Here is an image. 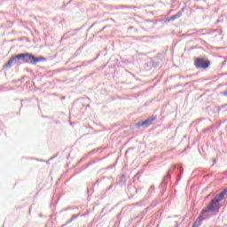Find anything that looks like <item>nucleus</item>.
Wrapping results in <instances>:
<instances>
[{
    "label": "nucleus",
    "mask_w": 227,
    "mask_h": 227,
    "mask_svg": "<svg viewBox=\"0 0 227 227\" xmlns=\"http://www.w3.org/2000/svg\"><path fill=\"white\" fill-rule=\"evenodd\" d=\"M227 194V188L223 189L220 193H218L213 200H211L210 203L207 204L206 208H203L200 215L197 218V220L193 223L192 227H200L201 223L205 217V214H208V212H219L221 208V201L224 200V196Z\"/></svg>",
    "instance_id": "nucleus-1"
},
{
    "label": "nucleus",
    "mask_w": 227,
    "mask_h": 227,
    "mask_svg": "<svg viewBox=\"0 0 227 227\" xmlns=\"http://www.w3.org/2000/svg\"><path fill=\"white\" fill-rule=\"evenodd\" d=\"M21 61L28 63L29 65H36L40 61H45L43 57H36L31 53H21Z\"/></svg>",
    "instance_id": "nucleus-2"
},
{
    "label": "nucleus",
    "mask_w": 227,
    "mask_h": 227,
    "mask_svg": "<svg viewBox=\"0 0 227 227\" xmlns=\"http://www.w3.org/2000/svg\"><path fill=\"white\" fill-rule=\"evenodd\" d=\"M195 68L207 70L210 67V60L205 58H196L194 59Z\"/></svg>",
    "instance_id": "nucleus-3"
},
{
    "label": "nucleus",
    "mask_w": 227,
    "mask_h": 227,
    "mask_svg": "<svg viewBox=\"0 0 227 227\" xmlns=\"http://www.w3.org/2000/svg\"><path fill=\"white\" fill-rule=\"evenodd\" d=\"M156 120L157 116L153 115L147 118L145 121L137 122L135 124V127L137 129H141V127H143L144 129H148V127H150V125H152Z\"/></svg>",
    "instance_id": "nucleus-4"
},
{
    "label": "nucleus",
    "mask_w": 227,
    "mask_h": 227,
    "mask_svg": "<svg viewBox=\"0 0 227 227\" xmlns=\"http://www.w3.org/2000/svg\"><path fill=\"white\" fill-rule=\"evenodd\" d=\"M175 169H176V166H172L168 169L167 176L163 178V181L160 184L161 189L166 190V185H168V182H169V180H171V175H172V173H174Z\"/></svg>",
    "instance_id": "nucleus-5"
},
{
    "label": "nucleus",
    "mask_w": 227,
    "mask_h": 227,
    "mask_svg": "<svg viewBox=\"0 0 227 227\" xmlns=\"http://www.w3.org/2000/svg\"><path fill=\"white\" fill-rule=\"evenodd\" d=\"M184 9L182 8L181 11H179L177 13L167 19L166 22H173L174 20H176V19H180V17H182V13H184Z\"/></svg>",
    "instance_id": "nucleus-6"
},
{
    "label": "nucleus",
    "mask_w": 227,
    "mask_h": 227,
    "mask_svg": "<svg viewBox=\"0 0 227 227\" xmlns=\"http://www.w3.org/2000/svg\"><path fill=\"white\" fill-rule=\"evenodd\" d=\"M20 59L22 60V55H21V53H20V54H18V55H16V56H12V57L11 58V60L12 61V65H17V63H18L19 61H20Z\"/></svg>",
    "instance_id": "nucleus-7"
},
{
    "label": "nucleus",
    "mask_w": 227,
    "mask_h": 227,
    "mask_svg": "<svg viewBox=\"0 0 227 227\" xmlns=\"http://www.w3.org/2000/svg\"><path fill=\"white\" fill-rule=\"evenodd\" d=\"M119 185L121 187H125V185H127V176L125 175H122L120 177Z\"/></svg>",
    "instance_id": "nucleus-8"
},
{
    "label": "nucleus",
    "mask_w": 227,
    "mask_h": 227,
    "mask_svg": "<svg viewBox=\"0 0 227 227\" xmlns=\"http://www.w3.org/2000/svg\"><path fill=\"white\" fill-rule=\"evenodd\" d=\"M12 65H13V62L12 61V59H10L8 62L4 64V66L3 67V69L8 70L9 68H12Z\"/></svg>",
    "instance_id": "nucleus-9"
},
{
    "label": "nucleus",
    "mask_w": 227,
    "mask_h": 227,
    "mask_svg": "<svg viewBox=\"0 0 227 227\" xmlns=\"http://www.w3.org/2000/svg\"><path fill=\"white\" fill-rule=\"evenodd\" d=\"M80 214L74 215H73L67 223L66 224H70V223L75 221V219H77V217H79Z\"/></svg>",
    "instance_id": "nucleus-10"
},
{
    "label": "nucleus",
    "mask_w": 227,
    "mask_h": 227,
    "mask_svg": "<svg viewBox=\"0 0 227 227\" xmlns=\"http://www.w3.org/2000/svg\"><path fill=\"white\" fill-rule=\"evenodd\" d=\"M153 191H155V186L152 185L149 190H148V192L149 194H152V192H153Z\"/></svg>",
    "instance_id": "nucleus-11"
},
{
    "label": "nucleus",
    "mask_w": 227,
    "mask_h": 227,
    "mask_svg": "<svg viewBox=\"0 0 227 227\" xmlns=\"http://www.w3.org/2000/svg\"><path fill=\"white\" fill-rule=\"evenodd\" d=\"M132 150H134V148L130 147L129 148L126 153H125V157H127V155H129V153H130V152H132Z\"/></svg>",
    "instance_id": "nucleus-12"
},
{
    "label": "nucleus",
    "mask_w": 227,
    "mask_h": 227,
    "mask_svg": "<svg viewBox=\"0 0 227 227\" xmlns=\"http://www.w3.org/2000/svg\"><path fill=\"white\" fill-rule=\"evenodd\" d=\"M95 152H97V150H92V151H90V152L88 153V155H93V153H95ZM88 155H86V157H88ZM86 157H85V159H86Z\"/></svg>",
    "instance_id": "nucleus-13"
},
{
    "label": "nucleus",
    "mask_w": 227,
    "mask_h": 227,
    "mask_svg": "<svg viewBox=\"0 0 227 227\" xmlns=\"http://www.w3.org/2000/svg\"><path fill=\"white\" fill-rule=\"evenodd\" d=\"M220 95H223V97H227V90L223 92H220Z\"/></svg>",
    "instance_id": "nucleus-14"
},
{
    "label": "nucleus",
    "mask_w": 227,
    "mask_h": 227,
    "mask_svg": "<svg viewBox=\"0 0 227 227\" xmlns=\"http://www.w3.org/2000/svg\"><path fill=\"white\" fill-rule=\"evenodd\" d=\"M215 31H217V30H212L211 32H207V35H214V33H215Z\"/></svg>",
    "instance_id": "nucleus-15"
},
{
    "label": "nucleus",
    "mask_w": 227,
    "mask_h": 227,
    "mask_svg": "<svg viewBox=\"0 0 227 227\" xmlns=\"http://www.w3.org/2000/svg\"><path fill=\"white\" fill-rule=\"evenodd\" d=\"M114 185V184H111V185L108 187L107 191H111V189H113Z\"/></svg>",
    "instance_id": "nucleus-16"
},
{
    "label": "nucleus",
    "mask_w": 227,
    "mask_h": 227,
    "mask_svg": "<svg viewBox=\"0 0 227 227\" xmlns=\"http://www.w3.org/2000/svg\"><path fill=\"white\" fill-rule=\"evenodd\" d=\"M180 178H182L181 175L178 176V179L177 180L180 181Z\"/></svg>",
    "instance_id": "nucleus-17"
},
{
    "label": "nucleus",
    "mask_w": 227,
    "mask_h": 227,
    "mask_svg": "<svg viewBox=\"0 0 227 227\" xmlns=\"http://www.w3.org/2000/svg\"><path fill=\"white\" fill-rule=\"evenodd\" d=\"M68 224L65 223V224H62L60 227H65V226H67Z\"/></svg>",
    "instance_id": "nucleus-18"
},
{
    "label": "nucleus",
    "mask_w": 227,
    "mask_h": 227,
    "mask_svg": "<svg viewBox=\"0 0 227 227\" xmlns=\"http://www.w3.org/2000/svg\"><path fill=\"white\" fill-rule=\"evenodd\" d=\"M203 132H208V129H204Z\"/></svg>",
    "instance_id": "nucleus-19"
},
{
    "label": "nucleus",
    "mask_w": 227,
    "mask_h": 227,
    "mask_svg": "<svg viewBox=\"0 0 227 227\" xmlns=\"http://www.w3.org/2000/svg\"><path fill=\"white\" fill-rule=\"evenodd\" d=\"M203 35H207V34L206 33L200 34V36Z\"/></svg>",
    "instance_id": "nucleus-20"
},
{
    "label": "nucleus",
    "mask_w": 227,
    "mask_h": 227,
    "mask_svg": "<svg viewBox=\"0 0 227 227\" xmlns=\"http://www.w3.org/2000/svg\"><path fill=\"white\" fill-rule=\"evenodd\" d=\"M133 28H134V27H129V29H133Z\"/></svg>",
    "instance_id": "nucleus-21"
},
{
    "label": "nucleus",
    "mask_w": 227,
    "mask_h": 227,
    "mask_svg": "<svg viewBox=\"0 0 227 227\" xmlns=\"http://www.w3.org/2000/svg\"><path fill=\"white\" fill-rule=\"evenodd\" d=\"M184 173V168H181V174Z\"/></svg>",
    "instance_id": "nucleus-22"
},
{
    "label": "nucleus",
    "mask_w": 227,
    "mask_h": 227,
    "mask_svg": "<svg viewBox=\"0 0 227 227\" xmlns=\"http://www.w3.org/2000/svg\"><path fill=\"white\" fill-rule=\"evenodd\" d=\"M70 3H72V0H71V1H69V2L67 3V4H70Z\"/></svg>",
    "instance_id": "nucleus-23"
},
{
    "label": "nucleus",
    "mask_w": 227,
    "mask_h": 227,
    "mask_svg": "<svg viewBox=\"0 0 227 227\" xmlns=\"http://www.w3.org/2000/svg\"><path fill=\"white\" fill-rule=\"evenodd\" d=\"M88 166H91V163H89V164L87 165V168H88Z\"/></svg>",
    "instance_id": "nucleus-24"
},
{
    "label": "nucleus",
    "mask_w": 227,
    "mask_h": 227,
    "mask_svg": "<svg viewBox=\"0 0 227 227\" xmlns=\"http://www.w3.org/2000/svg\"><path fill=\"white\" fill-rule=\"evenodd\" d=\"M104 29H106V27H103V29L101 31H104Z\"/></svg>",
    "instance_id": "nucleus-25"
},
{
    "label": "nucleus",
    "mask_w": 227,
    "mask_h": 227,
    "mask_svg": "<svg viewBox=\"0 0 227 227\" xmlns=\"http://www.w3.org/2000/svg\"><path fill=\"white\" fill-rule=\"evenodd\" d=\"M125 8H129V6H125Z\"/></svg>",
    "instance_id": "nucleus-26"
},
{
    "label": "nucleus",
    "mask_w": 227,
    "mask_h": 227,
    "mask_svg": "<svg viewBox=\"0 0 227 227\" xmlns=\"http://www.w3.org/2000/svg\"><path fill=\"white\" fill-rule=\"evenodd\" d=\"M62 99H65V97H63Z\"/></svg>",
    "instance_id": "nucleus-27"
},
{
    "label": "nucleus",
    "mask_w": 227,
    "mask_h": 227,
    "mask_svg": "<svg viewBox=\"0 0 227 227\" xmlns=\"http://www.w3.org/2000/svg\"><path fill=\"white\" fill-rule=\"evenodd\" d=\"M98 150H100V149H97V152H98Z\"/></svg>",
    "instance_id": "nucleus-28"
}]
</instances>
